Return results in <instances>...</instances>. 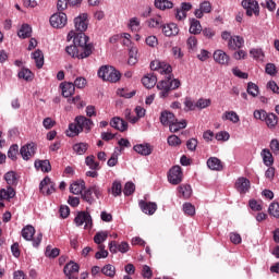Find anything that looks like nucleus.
Listing matches in <instances>:
<instances>
[{"mask_svg": "<svg viewBox=\"0 0 279 279\" xmlns=\"http://www.w3.org/2000/svg\"><path fill=\"white\" fill-rule=\"evenodd\" d=\"M161 29H162V34H165V36H168V37L178 36V34H180V28L175 23H170L167 25L163 24L161 26Z\"/></svg>", "mask_w": 279, "mask_h": 279, "instance_id": "6ab92c4d", "label": "nucleus"}, {"mask_svg": "<svg viewBox=\"0 0 279 279\" xmlns=\"http://www.w3.org/2000/svg\"><path fill=\"white\" fill-rule=\"evenodd\" d=\"M155 8H157V10H171L173 8V2L169 1V0H155L154 2Z\"/></svg>", "mask_w": 279, "mask_h": 279, "instance_id": "72a5a7b5", "label": "nucleus"}, {"mask_svg": "<svg viewBox=\"0 0 279 279\" xmlns=\"http://www.w3.org/2000/svg\"><path fill=\"white\" fill-rule=\"evenodd\" d=\"M267 88H269V90H272L275 93V95H279V86L276 83V81L268 82Z\"/></svg>", "mask_w": 279, "mask_h": 279, "instance_id": "774afa93", "label": "nucleus"}, {"mask_svg": "<svg viewBox=\"0 0 279 279\" xmlns=\"http://www.w3.org/2000/svg\"><path fill=\"white\" fill-rule=\"evenodd\" d=\"M202 23L197 19H191L190 34H194V36H197L198 34H202Z\"/></svg>", "mask_w": 279, "mask_h": 279, "instance_id": "bb28decb", "label": "nucleus"}, {"mask_svg": "<svg viewBox=\"0 0 279 279\" xmlns=\"http://www.w3.org/2000/svg\"><path fill=\"white\" fill-rule=\"evenodd\" d=\"M133 149L136 154H140V156H151L154 153V146L149 143L136 144L133 146Z\"/></svg>", "mask_w": 279, "mask_h": 279, "instance_id": "2eb2a0df", "label": "nucleus"}, {"mask_svg": "<svg viewBox=\"0 0 279 279\" xmlns=\"http://www.w3.org/2000/svg\"><path fill=\"white\" fill-rule=\"evenodd\" d=\"M247 93H248V95H252V97H258V85H256L252 82L248 83Z\"/></svg>", "mask_w": 279, "mask_h": 279, "instance_id": "052dcab7", "label": "nucleus"}, {"mask_svg": "<svg viewBox=\"0 0 279 279\" xmlns=\"http://www.w3.org/2000/svg\"><path fill=\"white\" fill-rule=\"evenodd\" d=\"M111 128L118 130L119 132H125L128 130V122L119 117L113 118L110 121Z\"/></svg>", "mask_w": 279, "mask_h": 279, "instance_id": "412c9836", "label": "nucleus"}, {"mask_svg": "<svg viewBox=\"0 0 279 279\" xmlns=\"http://www.w3.org/2000/svg\"><path fill=\"white\" fill-rule=\"evenodd\" d=\"M264 121L270 130H274L278 125V116L276 113H266Z\"/></svg>", "mask_w": 279, "mask_h": 279, "instance_id": "c85d7f7f", "label": "nucleus"}, {"mask_svg": "<svg viewBox=\"0 0 279 279\" xmlns=\"http://www.w3.org/2000/svg\"><path fill=\"white\" fill-rule=\"evenodd\" d=\"M101 274L108 276L109 278H114L117 275V268L112 264H107L101 268Z\"/></svg>", "mask_w": 279, "mask_h": 279, "instance_id": "a19ab883", "label": "nucleus"}, {"mask_svg": "<svg viewBox=\"0 0 279 279\" xmlns=\"http://www.w3.org/2000/svg\"><path fill=\"white\" fill-rule=\"evenodd\" d=\"M46 256L49 258H58V256H60V248H51V246H47Z\"/></svg>", "mask_w": 279, "mask_h": 279, "instance_id": "5fc2aeb1", "label": "nucleus"}, {"mask_svg": "<svg viewBox=\"0 0 279 279\" xmlns=\"http://www.w3.org/2000/svg\"><path fill=\"white\" fill-rule=\"evenodd\" d=\"M128 62L131 66H134V64H136V62H138V48L131 47V49L129 50V61Z\"/></svg>", "mask_w": 279, "mask_h": 279, "instance_id": "58836bf2", "label": "nucleus"}, {"mask_svg": "<svg viewBox=\"0 0 279 279\" xmlns=\"http://www.w3.org/2000/svg\"><path fill=\"white\" fill-rule=\"evenodd\" d=\"M134 191H136V185H134V183L132 182L125 183L124 190H123L124 195L130 196L134 193Z\"/></svg>", "mask_w": 279, "mask_h": 279, "instance_id": "bf43d9fd", "label": "nucleus"}, {"mask_svg": "<svg viewBox=\"0 0 279 279\" xmlns=\"http://www.w3.org/2000/svg\"><path fill=\"white\" fill-rule=\"evenodd\" d=\"M248 206H250V208H251L252 210H255V211H260V210H263V204H262V202H258V201H256V199H251V201L248 202Z\"/></svg>", "mask_w": 279, "mask_h": 279, "instance_id": "680f3d73", "label": "nucleus"}, {"mask_svg": "<svg viewBox=\"0 0 279 279\" xmlns=\"http://www.w3.org/2000/svg\"><path fill=\"white\" fill-rule=\"evenodd\" d=\"M140 208L145 215H154V213L158 210V205L151 202L147 203L145 201H140Z\"/></svg>", "mask_w": 279, "mask_h": 279, "instance_id": "a211bd4d", "label": "nucleus"}, {"mask_svg": "<svg viewBox=\"0 0 279 279\" xmlns=\"http://www.w3.org/2000/svg\"><path fill=\"white\" fill-rule=\"evenodd\" d=\"M98 252H96L95 254V258L97 260L101 259V258H108V252L106 251V245H99L98 246Z\"/></svg>", "mask_w": 279, "mask_h": 279, "instance_id": "603ef678", "label": "nucleus"}, {"mask_svg": "<svg viewBox=\"0 0 279 279\" xmlns=\"http://www.w3.org/2000/svg\"><path fill=\"white\" fill-rule=\"evenodd\" d=\"M199 9L205 13V14H210L213 12V5L208 1H204L199 4Z\"/></svg>", "mask_w": 279, "mask_h": 279, "instance_id": "69168bd1", "label": "nucleus"}, {"mask_svg": "<svg viewBox=\"0 0 279 279\" xmlns=\"http://www.w3.org/2000/svg\"><path fill=\"white\" fill-rule=\"evenodd\" d=\"M74 222L76 226H84L85 223V230L93 228V217H90L88 211H80L74 218Z\"/></svg>", "mask_w": 279, "mask_h": 279, "instance_id": "0eeeda50", "label": "nucleus"}, {"mask_svg": "<svg viewBox=\"0 0 279 279\" xmlns=\"http://www.w3.org/2000/svg\"><path fill=\"white\" fill-rule=\"evenodd\" d=\"M93 125H95L93 120L84 116H77L74 120V123L69 124L70 133H68V136H77L78 134H81V132H85V134H88V132L93 130Z\"/></svg>", "mask_w": 279, "mask_h": 279, "instance_id": "f03ea898", "label": "nucleus"}, {"mask_svg": "<svg viewBox=\"0 0 279 279\" xmlns=\"http://www.w3.org/2000/svg\"><path fill=\"white\" fill-rule=\"evenodd\" d=\"M245 45V39L241 36H233L228 41V49L230 51H236V49H241Z\"/></svg>", "mask_w": 279, "mask_h": 279, "instance_id": "f3484780", "label": "nucleus"}, {"mask_svg": "<svg viewBox=\"0 0 279 279\" xmlns=\"http://www.w3.org/2000/svg\"><path fill=\"white\" fill-rule=\"evenodd\" d=\"M210 104H211L210 99L199 98L196 101V108H198L199 110H204V108H208V106H210Z\"/></svg>", "mask_w": 279, "mask_h": 279, "instance_id": "e2e57ef3", "label": "nucleus"}, {"mask_svg": "<svg viewBox=\"0 0 279 279\" xmlns=\"http://www.w3.org/2000/svg\"><path fill=\"white\" fill-rule=\"evenodd\" d=\"M187 125L186 120L179 121L178 118H175V121H173L168 128L170 132L175 133L180 132V130H184Z\"/></svg>", "mask_w": 279, "mask_h": 279, "instance_id": "a878e982", "label": "nucleus"}, {"mask_svg": "<svg viewBox=\"0 0 279 279\" xmlns=\"http://www.w3.org/2000/svg\"><path fill=\"white\" fill-rule=\"evenodd\" d=\"M207 167L211 171H223V162H221L217 157H210L207 160Z\"/></svg>", "mask_w": 279, "mask_h": 279, "instance_id": "4be33fe9", "label": "nucleus"}, {"mask_svg": "<svg viewBox=\"0 0 279 279\" xmlns=\"http://www.w3.org/2000/svg\"><path fill=\"white\" fill-rule=\"evenodd\" d=\"M98 77L104 80V82L117 83L121 80V72L117 71L114 66L102 65L98 70Z\"/></svg>", "mask_w": 279, "mask_h": 279, "instance_id": "7ed1b4c3", "label": "nucleus"}, {"mask_svg": "<svg viewBox=\"0 0 279 279\" xmlns=\"http://www.w3.org/2000/svg\"><path fill=\"white\" fill-rule=\"evenodd\" d=\"M186 45H187V49H190V51H195L197 49V37H195V36L189 37Z\"/></svg>", "mask_w": 279, "mask_h": 279, "instance_id": "13d9d810", "label": "nucleus"}, {"mask_svg": "<svg viewBox=\"0 0 279 279\" xmlns=\"http://www.w3.org/2000/svg\"><path fill=\"white\" fill-rule=\"evenodd\" d=\"M73 85H74V88H84L86 86V78L82 76L76 77Z\"/></svg>", "mask_w": 279, "mask_h": 279, "instance_id": "338daca9", "label": "nucleus"}, {"mask_svg": "<svg viewBox=\"0 0 279 279\" xmlns=\"http://www.w3.org/2000/svg\"><path fill=\"white\" fill-rule=\"evenodd\" d=\"M62 96L69 98L75 95V85L73 83H62L61 84Z\"/></svg>", "mask_w": 279, "mask_h": 279, "instance_id": "393cba45", "label": "nucleus"}, {"mask_svg": "<svg viewBox=\"0 0 279 279\" xmlns=\"http://www.w3.org/2000/svg\"><path fill=\"white\" fill-rule=\"evenodd\" d=\"M20 80H25L26 82H29L34 77V73H32L28 69H22L19 72Z\"/></svg>", "mask_w": 279, "mask_h": 279, "instance_id": "09e8293b", "label": "nucleus"}, {"mask_svg": "<svg viewBox=\"0 0 279 279\" xmlns=\"http://www.w3.org/2000/svg\"><path fill=\"white\" fill-rule=\"evenodd\" d=\"M183 211L185 215H189V217H193L195 215V206L191 203L183 204Z\"/></svg>", "mask_w": 279, "mask_h": 279, "instance_id": "6e6d98bb", "label": "nucleus"}, {"mask_svg": "<svg viewBox=\"0 0 279 279\" xmlns=\"http://www.w3.org/2000/svg\"><path fill=\"white\" fill-rule=\"evenodd\" d=\"M93 193L95 197H97V199L101 197V189H99V186L97 185H94L81 194L82 199H84V202H87V204H93L95 202V197H93Z\"/></svg>", "mask_w": 279, "mask_h": 279, "instance_id": "6e6552de", "label": "nucleus"}, {"mask_svg": "<svg viewBox=\"0 0 279 279\" xmlns=\"http://www.w3.org/2000/svg\"><path fill=\"white\" fill-rule=\"evenodd\" d=\"M94 46H86L84 51L77 45H71L65 48V51L72 58H78V60H84V58H89L93 54Z\"/></svg>", "mask_w": 279, "mask_h": 279, "instance_id": "20e7f679", "label": "nucleus"}, {"mask_svg": "<svg viewBox=\"0 0 279 279\" xmlns=\"http://www.w3.org/2000/svg\"><path fill=\"white\" fill-rule=\"evenodd\" d=\"M168 145L171 147H178L179 145H182V140H180V137L177 135H170L168 137Z\"/></svg>", "mask_w": 279, "mask_h": 279, "instance_id": "4d7b16f0", "label": "nucleus"}, {"mask_svg": "<svg viewBox=\"0 0 279 279\" xmlns=\"http://www.w3.org/2000/svg\"><path fill=\"white\" fill-rule=\"evenodd\" d=\"M19 156V144H13L8 150V158L16 160Z\"/></svg>", "mask_w": 279, "mask_h": 279, "instance_id": "de8ad7c7", "label": "nucleus"}, {"mask_svg": "<svg viewBox=\"0 0 279 279\" xmlns=\"http://www.w3.org/2000/svg\"><path fill=\"white\" fill-rule=\"evenodd\" d=\"M262 158L266 167H271V165H274V155H271L269 149L265 148L262 150Z\"/></svg>", "mask_w": 279, "mask_h": 279, "instance_id": "c9c22d12", "label": "nucleus"}, {"mask_svg": "<svg viewBox=\"0 0 279 279\" xmlns=\"http://www.w3.org/2000/svg\"><path fill=\"white\" fill-rule=\"evenodd\" d=\"M214 60L217 64H222L223 66L230 64V56L220 49L214 52Z\"/></svg>", "mask_w": 279, "mask_h": 279, "instance_id": "dca6fc26", "label": "nucleus"}, {"mask_svg": "<svg viewBox=\"0 0 279 279\" xmlns=\"http://www.w3.org/2000/svg\"><path fill=\"white\" fill-rule=\"evenodd\" d=\"M129 27L132 32H138V29H141V21L138 17H132L129 22Z\"/></svg>", "mask_w": 279, "mask_h": 279, "instance_id": "8fccbe9b", "label": "nucleus"}, {"mask_svg": "<svg viewBox=\"0 0 279 279\" xmlns=\"http://www.w3.org/2000/svg\"><path fill=\"white\" fill-rule=\"evenodd\" d=\"M80 271V265L75 262L68 263L63 268V274L65 276H71L73 274H77Z\"/></svg>", "mask_w": 279, "mask_h": 279, "instance_id": "7c9ffc66", "label": "nucleus"}, {"mask_svg": "<svg viewBox=\"0 0 279 279\" xmlns=\"http://www.w3.org/2000/svg\"><path fill=\"white\" fill-rule=\"evenodd\" d=\"M68 38H73L74 45H77L81 51H84L86 47H93V44H88V36L84 33H76L75 31H71L68 34Z\"/></svg>", "mask_w": 279, "mask_h": 279, "instance_id": "39448f33", "label": "nucleus"}, {"mask_svg": "<svg viewBox=\"0 0 279 279\" xmlns=\"http://www.w3.org/2000/svg\"><path fill=\"white\" fill-rule=\"evenodd\" d=\"M235 189L239 193H247L250 191V181L247 178H239L235 182Z\"/></svg>", "mask_w": 279, "mask_h": 279, "instance_id": "5701e85b", "label": "nucleus"}, {"mask_svg": "<svg viewBox=\"0 0 279 279\" xmlns=\"http://www.w3.org/2000/svg\"><path fill=\"white\" fill-rule=\"evenodd\" d=\"M142 277L145 279H151L154 277V271L151 270V267L148 265H144L142 267Z\"/></svg>", "mask_w": 279, "mask_h": 279, "instance_id": "864d4df0", "label": "nucleus"}, {"mask_svg": "<svg viewBox=\"0 0 279 279\" xmlns=\"http://www.w3.org/2000/svg\"><path fill=\"white\" fill-rule=\"evenodd\" d=\"M39 190L43 195H51L52 193H56V183L51 182L49 177H46L40 182Z\"/></svg>", "mask_w": 279, "mask_h": 279, "instance_id": "ddd939ff", "label": "nucleus"}, {"mask_svg": "<svg viewBox=\"0 0 279 279\" xmlns=\"http://www.w3.org/2000/svg\"><path fill=\"white\" fill-rule=\"evenodd\" d=\"M66 13L59 12L50 16V25L57 29H62L66 25Z\"/></svg>", "mask_w": 279, "mask_h": 279, "instance_id": "9b49d317", "label": "nucleus"}, {"mask_svg": "<svg viewBox=\"0 0 279 279\" xmlns=\"http://www.w3.org/2000/svg\"><path fill=\"white\" fill-rule=\"evenodd\" d=\"M182 168L180 166H173L168 173V182L174 186L182 182Z\"/></svg>", "mask_w": 279, "mask_h": 279, "instance_id": "1a4fd4ad", "label": "nucleus"}, {"mask_svg": "<svg viewBox=\"0 0 279 279\" xmlns=\"http://www.w3.org/2000/svg\"><path fill=\"white\" fill-rule=\"evenodd\" d=\"M84 189H86V182H74L70 185V193H73V195H82V191H84Z\"/></svg>", "mask_w": 279, "mask_h": 279, "instance_id": "c756f323", "label": "nucleus"}, {"mask_svg": "<svg viewBox=\"0 0 279 279\" xmlns=\"http://www.w3.org/2000/svg\"><path fill=\"white\" fill-rule=\"evenodd\" d=\"M36 234V229L33 226H26L22 229V236L25 241H32Z\"/></svg>", "mask_w": 279, "mask_h": 279, "instance_id": "2f4dec72", "label": "nucleus"}, {"mask_svg": "<svg viewBox=\"0 0 279 279\" xmlns=\"http://www.w3.org/2000/svg\"><path fill=\"white\" fill-rule=\"evenodd\" d=\"M85 165L87 167H89V169H92L93 171L99 170V162L95 161V156L94 155L87 156L85 158Z\"/></svg>", "mask_w": 279, "mask_h": 279, "instance_id": "37998d69", "label": "nucleus"}, {"mask_svg": "<svg viewBox=\"0 0 279 279\" xmlns=\"http://www.w3.org/2000/svg\"><path fill=\"white\" fill-rule=\"evenodd\" d=\"M4 180L9 186H16L19 184V179L16 178V172L9 171L4 174Z\"/></svg>", "mask_w": 279, "mask_h": 279, "instance_id": "f704fd0d", "label": "nucleus"}, {"mask_svg": "<svg viewBox=\"0 0 279 279\" xmlns=\"http://www.w3.org/2000/svg\"><path fill=\"white\" fill-rule=\"evenodd\" d=\"M36 144L35 143H28L21 147L20 154L23 158V160H31L36 156Z\"/></svg>", "mask_w": 279, "mask_h": 279, "instance_id": "f8f14e48", "label": "nucleus"}, {"mask_svg": "<svg viewBox=\"0 0 279 279\" xmlns=\"http://www.w3.org/2000/svg\"><path fill=\"white\" fill-rule=\"evenodd\" d=\"M193 10V4L191 2H182L180 8L174 9V16L177 21H186V12Z\"/></svg>", "mask_w": 279, "mask_h": 279, "instance_id": "9d476101", "label": "nucleus"}, {"mask_svg": "<svg viewBox=\"0 0 279 279\" xmlns=\"http://www.w3.org/2000/svg\"><path fill=\"white\" fill-rule=\"evenodd\" d=\"M222 119H225L226 121H231L232 123H239L240 121L239 114L234 111L225 112Z\"/></svg>", "mask_w": 279, "mask_h": 279, "instance_id": "49530a36", "label": "nucleus"}, {"mask_svg": "<svg viewBox=\"0 0 279 279\" xmlns=\"http://www.w3.org/2000/svg\"><path fill=\"white\" fill-rule=\"evenodd\" d=\"M73 150L78 154V156H84L85 151H88V144L86 143H77L74 144Z\"/></svg>", "mask_w": 279, "mask_h": 279, "instance_id": "a18cd8bd", "label": "nucleus"}, {"mask_svg": "<svg viewBox=\"0 0 279 279\" xmlns=\"http://www.w3.org/2000/svg\"><path fill=\"white\" fill-rule=\"evenodd\" d=\"M265 71H266L267 75H271V76L277 75V73H278V69L276 68V64H274V63H267Z\"/></svg>", "mask_w": 279, "mask_h": 279, "instance_id": "0e129e2a", "label": "nucleus"}, {"mask_svg": "<svg viewBox=\"0 0 279 279\" xmlns=\"http://www.w3.org/2000/svg\"><path fill=\"white\" fill-rule=\"evenodd\" d=\"M108 240V232L107 231H99L94 235V243L96 245H104L102 243Z\"/></svg>", "mask_w": 279, "mask_h": 279, "instance_id": "ea45409f", "label": "nucleus"}, {"mask_svg": "<svg viewBox=\"0 0 279 279\" xmlns=\"http://www.w3.org/2000/svg\"><path fill=\"white\" fill-rule=\"evenodd\" d=\"M159 121L165 126H167V125L169 126L173 123V121H175V114H173V112L167 111V110L161 111Z\"/></svg>", "mask_w": 279, "mask_h": 279, "instance_id": "aec40b11", "label": "nucleus"}, {"mask_svg": "<svg viewBox=\"0 0 279 279\" xmlns=\"http://www.w3.org/2000/svg\"><path fill=\"white\" fill-rule=\"evenodd\" d=\"M111 191H112V195H114V197H118V195H121V193L123 192V187L121 185V182L114 181L112 183Z\"/></svg>", "mask_w": 279, "mask_h": 279, "instance_id": "3c124183", "label": "nucleus"}, {"mask_svg": "<svg viewBox=\"0 0 279 279\" xmlns=\"http://www.w3.org/2000/svg\"><path fill=\"white\" fill-rule=\"evenodd\" d=\"M76 33H85L88 29V14L84 13L74 19Z\"/></svg>", "mask_w": 279, "mask_h": 279, "instance_id": "4468645a", "label": "nucleus"}, {"mask_svg": "<svg viewBox=\"0 0 279 279\" xmlns=\"http://www.w3.org/2000/svg\"><path fill=\"white\" fill-rule=\"evenodd\" d=\"M179 197H183V199H189L191 195H193V189L189 184H182L178 187Z\"/></svg>", "mask_w": 279, "mask_h": 279, "instance_id": "cd10ccee", "label": "nucleus"}, {"mask_svg": "<svg viewBox=\"0 0 279 279\" xmlns=\"http://www.w3.org/2000/svg\"><path fill=\"white\" fill-rule=\"evenodd\" d=\"M35 168L40 169L44 173L51 171V162L49 160H36Z\"/></svg>", "mask_w": 279, "mask_h": 279, "instance_id": "473e14b6", "label": "nucleus"}, {"mask_svg": "<svg viewBox=\"0 0 279 279\" xmlns=\"http://www.w3.org/2000/svg\"><path fill=\"white\" fill-rule=\"evenodd\" d=\"M242 8L246 10V16H260V7L258 5V1L256 0H243Z\"/></svg>", "mask_w": 279, "mask_h": 279, "instance_id": "423d86ee", "label": "nucleus"}, {"mask_svg": "<svg viewBox=\"0 0 279 279\" xmlns=\"http://www.w3.org/2000/svg\"><path fill=\"white\" fill-rule=\"evenodd\" d=\"M148 27L154 28V29H162V17L157 16V17H151L147 22Z\"/></svg>", "mask_w": 279, "mask_h": 279, "instance_id": "e433bc0d", "label": "nucleus"}, {"mask_svg": "<svg viewBox=\"0 0 279 279\" xmlns=\"http://www.w3.org/2000/svg\"><path fill=\"white\" fill-rule=\"evenodd\" d=\"M173 71V68H171L170 64L166 63V62H161V65L159 68V73L167 75L165 80L160 81L157 84V88L160 92V97H162L163 99L166 97H169V93H171V90H175L177 88H180V81L178 78H173V75H171Z\"/></svg>", "mask_w": 279, "mask_h": 279, "instance_id": "f257e3e1", "label": "nucleus"}, {"mask_svg": "<svg viewBox=\"0 0 279 279\" xmlns=\"http://www.w3.org/2000/svg\"><path fill=\"white\" fill-rule=\"evenodd\" d=\"M142 83L145 88H154V86H156V84L158 83V77L156 76V74L150 73L142 78Z\"/></svg>", "mask_w": 279, "mask_h": 279, "instance_id": "b1692460", "label": "nucleus"}, {"mask_svg": "<svg viewBox=\"0 0 279 279\" xmlns=\"http://www.w3.org/2000/svg\"><path fill=\"white\" fill-rule=\"evenodd\" d=\"M17 36L20 38H29L32 36V26H29V24H23L17 33Z\"/></svg>", "mask_w": 279, "mask_h": 279, "instance_id": "79ce46f5", "label": "nucleus"}, {"mask_svg": "<svg viewBox=\"0 0 279 279\" xmlns=\"http://www.w3.org/2000/svg\"><path fill=\"white\" fill-rule=\"evenodd\" d=\"M268 213L270 217H275V219H279V203L274 202L268 207Z\"/></svg>", "mask_w": 279, "mask_h": 279, "instance_id": "c03bdc74", "label": "nucleus"}, {"mask_svg": "<svg viewBox=\"0 0 279 279\" xmlns=\"http://www.w3.org/2000/svg\"><path fill=\"white\" fill-rule=\"evenodd\" d=\"M33 59L35 60L37 69H43V66L45 65V56L43 54L40 49L36 50L33 53Z\"/></svg>", "mask_w": 279, "mask_h": 279, "instance_id": "4c0bfd02", "label": "nucleus"}]
</instances>
